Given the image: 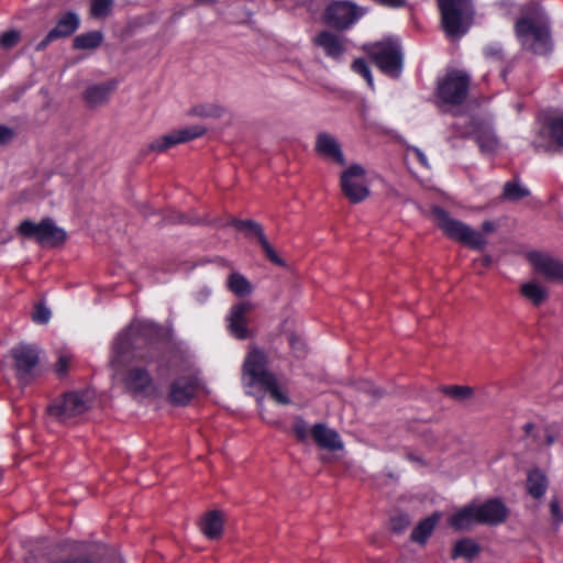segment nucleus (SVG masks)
I'll return each mask as SVG.
<instances>
[{
  "instance_id": "f257e3e1",
  "label": "nucleus",
  "mask_w": 563,
  "mask_h": 563,
  "mask_svg": "<svg viewBox=\"0 0 563 563\" xmlns=\"http://www.w3.org/2000/svg\"><path fill=\"white\" fill-rule=\"evenodd\" d=\"M133 364L126 369L123 376L125 388L134 395L148 396L156 391L155 382L151 372L161 366L159 353L154 347L143 350L132 346L130 333L121 334L114 342L113 362H122L130 353Z\"/></svg>"
},
{
  "instance_id": "f03ea898",
  "label": "nucleus",
  "mask_w": 563,
  "mask_h": 563,
  "mask_svg": "<svg viewBox=\"0 0 563 563\" xmlns=\"http://www.w3.org/2000/svg\"><path fill=\"white\" fill-rule=\"evenodd\" d=\"M521 47L536 55H547L553 48L548 19L538 4H529L515 23Z\"/></svg>"
},
{
  "instance_id": "7ed1b4c3",
  "label": "nucleus",
  "mask_w": 563,
  "mask_h": 563,
  "mask_svg": "<svg viewBox=\"0 0 563 563\" xmlns=\"http://www.w3.org/2000/svg\"><path fill=\"white\" fill-rule=\"evenodd\" d=\"M267 363L266 354L256 349L247 354L243 365L245 386L253 388L258 385L275 402L289 405L290 398L286 383L267 369Z\"/></svg>"
},
{
  "instance_id": "20e7f679",
  "label": "nucleus",
  "mask_w": 563,
  "mask_h": 563,
  "mask_svg": "<svg viewBox=\"0 0 563 563\" xmlns=\"http://www.w3.org/2000/svg\"><path fill=\"white\" fill-rule=\"evenodd\" d=\"M432 217L433 221L448 238L479 251L484 250L487 245L485 234L492 233L496 229L494 222L485 221L482 224V231H476L470 225L452 219L446 211L439 207L432 209Z\"/></svg>"
},
{
  "instance_id": "39448f33",
  "label": "nucleus",
  "mask_w": 563,
  "mask_h": 563,
  "mask_svg": "<svg viewBox=\"0 0 563 563\" xmlns=\"http://www.w3.org/2000/svg\"><path fill=\"white\" fill-rule=\"evenodd\" d=\"M442 27L451 38L461 37L468 29L470 0H438Z\"/></svg>"
},
{
  "instance_id": "423d86ee",
  "label": "nucleus",
  "mask_w": 563,
  "mask_h": 563,
  "mask_svg": "<svg viewBox=\"0 0 563 563\" xmlns=\"http://www.w3.org/2000/svg\"><path fill=\"white\" fill-rule=\"evenodd\" d=\"M363 49L369 55L377 67L388 76L398 77L402 66L400 45L393 41L365 44Z\"/></svg>"
},
{
  "instance_id": "0eeeda50",
  "label": "nucleus",
  "mask_w": 563,
  "mask_h": 563,
  "mask_svg": "<svg viewBox=\"0 0 563 563\" xmlns=\"http://www.w3.org/2000/svg\"><path fill=\"white\" fill-rule=\"evenodd\" d=\"M92 398L89 393H68L55 400L48 412L58 421L67 422L69 419L82 415L91 407Z\"/></svg>"
},
{
  "instance_id": "6e6552de",
  "label": "nucleus",
  "mask_w": 563,
  "mask_h": 563,
  "mask_svg": "<svg viewBox=\"0 0 563 563\" xmlns=\"http://www.w3.org/2000/svg\"><path fill=\"white\" fill-rule=\"evenodd\" d=\"M18 231L26 238H35L42 245L56 246L66 239V232L58 228L51 219H44L40 223L24 220L19 225Z\"/></svg>"
},
{
  "instance_id": "1a4fd4ad",
  "label": "nucleus",
  "mask_w": 563,
  "mask_h": 563,
  "mask_svg": "<svg viewBox=\"0 0 563 563\" xmlns=\"http://www.w3.org/2000/svg\"><path fill=\"white\" fill-rule=\"evenodd\" d=\"M470 77L462 70H450L439 81V98L448 104L462 103L468 91Z\"/></svg>"
},
{
  "instance_id": "9d476101",
  "label": "nucleus",
  "mask_w": 563,
  "mask_h": 563,
  "mask_svg": "<svg viewBox=\"0 0 563 563\" xmlns=\"http://www.w3.org/2000/svg\"><path fill=\"white\" fill-rule=\"evenodd\" d=\"M365 14V9L350 1H334L323 13V20L330 26L345 30Z\"/></svg>"
},
{
  "instance_id": "9b49d317",
  "label": "nucleus",
  "mask_w": 563,
  "mask_h": 563,
  "mask_svg": "<svg viewBox=\"0 0 563 563\" xmlns=\"http://www.w3.org/2000/svg\"><path fill=\"white\" fill-rule=\"evenodd\" d=\"M341 189L344 196L353 203L365 200L369 190L365 181V169L357 164L350 166L341 174Z\"/></svg>"
},
{
  "instance_id": "f8f14e48",
  "label": "nucleus",
  "mask_w": 563,
  "mask_h": 563,
  "mask_svg": "<svg viewBox=\"0 0 563 563\" xmlns=\"http://www.w3.org/2000/svg\"><path fill=\"white\" fill-rule=\"evenodd\" d=\"M18 378L23 384H29L38 372V350L29 344H19L11 351Z\"/></svg>"
},
{
  "instance_id": "ddd939ff",
  "label": "nucleus",
  "mask_w": 563,
  "mask_h": 563,
  "mask_svg": "<svg viewBox=\"0 0 563 563\" xmlns=\"http://www.w3.org/2000/svg\"><path fill=\"white\" fill-rule=\"evenodd\" d=\"M254 308L251 301H240L230 308L227 317L228 330L234 338L245 340L251 335L247 325Z\"/></svg>"
},
{
  "instance_id": "4468645a",
  "label": "nucleus",
  "mask_w": 563,
  "mask_h": 563,
  "mask_svg": "<svg viewBox=\"0 0 563 563\" xmlns=\"http://www.w3.org/2000/svg\"><path fill=\"white\" fill-rule=\"evenodd\" d=\"M527 257L533 269L543 278L563 283V261L541 252H530Z\"/></svg>"
},
{
  "instance_id": "2eb2a0df",
  "label": "nucleus",
  "mask_w": 563,
  "mask_h": 563,
  "mask_svg": "<svg viewBox=\"0 0 563 563\" xmlns=\"http://www.w3.org/2000/svg\"><path fill=\"white\" fill-rule=\"evenodd\" d=\"M536 147L548 151L563 150V115L551 117L547 120L534 141Z\"/></svg>"
},
{
  "instance_id": "dca6fc26",
  "label": "nucleus",
  "mask_w": 563,
  "mask_h": 563,
  "mask_svg": "<svg viewBox=\"0 0 563 563\" xmlns=\"http://www.w3.org/2000/svg\"><path fill=\"white\" fill-rule=\"evenodd\" d=\"M314 150L320 156L339 166H344L346 163L341 144L333 135L327 132H321L317 135Z\"/></svg>"
},
{
  "instance_id": "f3484780",
  "label": "nucleus",
  "mask_w": 563,
  "mask_h": 563,
  "mask_svg": "<svg viewBox=\"0 0 563 563\" xmlns=\"http://www.w3.org/2000/svg\"><path fill=\"white\" fill-rule=\"evenodd\" d=\"M79 26V16L76 13L63 14L56 26L48 32L43 41L36 45V51L44 49L52 41L71 35Z\"/></svg>"
},
{
  "instance_id": "a211bd4d",
  "label": "nucleus",
  "mask_w": 563,
  "mask_h": 563,
  "mask_svg": "<svg viewBox=\"0 0 563 563\" xmlns=\"http://www.w3.org/2000/svg\"><path fill=\"white\" fill-rule=\"evenodd\" d=\"M311 437L316 444L324 450L339 451L344 446L339 433L323 423H317L311 428Z\"/></svg>"
},
{
  "instance_id": "6ab92c4d",
  "label": "nucleus",
  "mask_w": 563,
  "mask_h": 563,
  "mask_svg": "<svg viewBox=\"0 0 563 563\" xmlns=\"http://www.w3.org/2000/svg\"><path fill=\"white\" fill-rule=\"evenodd\" d=\"M478 523L498 525L507 518V509L498 500H489L481 506H475Z\"/></svg>"
},
{
  "instance_id": "aec40b11",
  "label": "nucleus",
  "mask_w": 563,
  "mask_h": 563,
  "mask_svg": "<svg viewBox=\"0 0 563 563\" xmlns=\"http://www.w3.org/2000/svg\"><path fill=\"white\" fill-rule=\"evenodd\" d=\"M314 44L323 49L327 56L338 59L345 52L343 37L330 31H322L314 40Z\"/></svg>"
},
{
  "instance_id": "412c9836",
  "label": "nucleus",
  "mask_w": 563,
  "mask_h": 563,
  "mask_svg": "<svg viewBox=\"0 0 563 563\" xmlns=\"http://www.w3.org/2000/svg\"><path fill=\"white\" fill-rule=\"evenodd\" d=\"M224 515L219 510L206 512L200 520V530L209 540H218L223 533Z\"/></svg>"
},
{
  "instance_id": "4be33fe9",
  "label": "nucleus",
  "mask_w": 563,
  "mask_h": 563,
  "mask_svg": "<svg viewBox=\"0 0 563 563\" xmlns=\"http://www.w3.org/2000/svg\"><path fill=\"white\" fill-rule=\"evenodd\" d=\"M115 88L114 82H104L87 87L84 93L86 102L90 107L104 104Z\"/></svg>"
},
{
  "instance_id": "5701e85b",
  "label": "nucleus",
  "mask_w": 563,
  "mask_h": 563,
  "mask_svg": "<svg viewBox=\"0 0 563 563\" xmlns=\"http://www.w3.org/2000/svg\"><path fill=\"white\" fill-rule=\"evenodd\" d=\"M196 389L197 386L192 380L181 378L172 385L169 396L173 402L185 405L195 396Z\"/></svg>"
},
{
  "instance_id": "b1692460",
  "label": "nucleus",
  "mask_w": 563,
  "mask_h": 563,
  "mask_svg": "<svg viewBox=\"0 0 563 563\" xmlns=\"http://www.w3.org/2000/svg\"><path fill=\"white\" fill-rule=\"evenodd\" d=\"M475 140L484 153H493L497 150L499 142L489 126L474 125Z\"/></svg>"
},
{
  "instance_id": "393cba45",
  "label": "nucleus",
  "mask_w": 563,
  "mask_h": 563,
  "mask_svg": "<svg viewBox=\"0 0 563 563\" xmlns=\"http://www.w3.org/2000/svg\"><path fill=\"white\" fill-rule=\"evenodd\" d=\"M449 523L455 530H467L478 523L475 506L461 509L450 518Z\"/></svg>"
},
{
  "instance_id": "a878e982",
  "label": "nucleus",
  "mask_w": 563,
  "mask_h": 563,
  "mask_svg": "<svg viewBox=\"0 0 563 563\" xmlns=\"http://www.w3.org/2000/svg\"><path fill=\"white\" fill-rule=\"evenodd\" d=\"M227 286L234 296L241 298L250 296L254 290L252 283L239 272L229 275Z\"/></svg>"
},
{
  "instance_id": "bb28decb",
  "label": "nucleus",
  "mask_w": 563,
  "mask_h": 563,
  "mask_svg": "<svg viewBox=\"0 0 563 563\" xmlns=\"http://www.w3.org/2000/svg\"><path fill=\"white\" fill-rule=\"evenodd\" d=\"M521 295L534 306L541 305L548 298V290L537 282H528L520 287Z\"/></svg>"
},
{
  "instance_id": "cd10ccee",
  "label": "nucleus",
  "mask_w": 563,
  "mask_h": 563,
  "mask_svg": "<svg viewBox=\"0 0 563 563\" xmlns=\"http://www.w3.org/2000/svg\"><path fill=\"white\" fill-rule=\"evenodd\" d=\"M547 477L541 471L533 470L528 474L527 489L534 498L542 497L547 490Z\"/></svg>"
},
{
  "instance_id": "c85d7f7f",
  "label": "nucleus",
  "mask_w": 563,
  "mask_h": 563,
  "mask_svg": "<svg viewBox=\"0 0 563 563\" xmlns=\"http://www.w3.org/2000/svg\"><path fill=\"white\" fill-rule=\"evenodd\" d=\"M440 518L441 515L439 512H434L430 517L420 521L419 525L413 529L411 539L416 542L423 543L434 529Z\"/></svg>"
},
{
  "instance_id": "c756f323",
  "label": "nucleus",
  "mask_w": 563,
  "mask_h": 563,
  "mask_svg": "<svg viewBox=\"0 0 563 563\" xmlns=\"http://www.w3.org/2000/svg\"><path fill=\"white\" fill-rule=\"evenodd\" d=\"M479 553V547L476 542L471 539H462L457 541L453 548L452 558H464L466 560H472L477 556Z\"/></svg>"
},
{
  "instance_id": "7c9ffc66",
  "label": "nucleus",
  "mask_w": 563,
  "mask_h": 563,
  "mask_svg": "<svg viewBox=\"0 0 563 563\" xmlns=\"http://www.w3.org/2000/svg\"><path fill=\"white\" fill-rule=\"evenodd\" d=\"M102 38V33L99 31L80 34L74 38V47L77 49H93L101 44Z\"/></svg>"
},
{
  "instance_id": "2f4dec72",
  "label": "nucleus",
  "mask_w": 563,
  "mask_h": 563,
  "mask_svg": "<svg viewBox=\"0 0 563 563\" xmlns=\"http://www.w3.org/2000/svg\"><path fill=\"white\" fill-rule=\"evenodd\" d=\"M172 132L175 137L176 145H177V144L186 143V142H189L191 140L202 136L207 132V129L203 125L197 124V125H191V126L183 128L179 130H175Z\"/></svg>"
},
{
  "instance_id": "473e14b6",
  "label": "nucleus",
  "mask_w": 563,
  "mask_h": 563,
  "mask_svg": "<svg viewBox=\"0 0 563 563\" xmlns=\"http://www.w3.org/2000/svg\"><path fill=\"white\" fill-rule=\"evenodd\" d=\"M225 113V108L218 103H205L195 106L190 114L200 118H221Z\"/></svg>"
},
{
  "instance_id": "72a5a7b5",
  "label": "nucleus",
  "mask_w": 563,
  "mask_h": 563,
  "mask_svg": "<svg viewBox=\"0 0 563 563\" xmlns=\"http://www.w3.org/2000/svg\"><path fill=\"white\" fill-rule=\"evenodd\" d=\"M528 188L521 186L516 181H508L504 186L503 198L507 201L516 202L529 196Z\"/></svg>"
},
{
  "instance_id": "f704fd0d",
  "label": "nucleus",
  "mask_w": 563,
  "mask_h": 563,
  "mask_svg": "<svg viewBox=\"0 0 563 563\" xmlns=\"http://www.w3.org/2000/svg\"><path fill=\"white\" fill-rule=\"evenodd\" d=\"M114 0H90V15L102 19L110 14Z\"/></svg>"
},
{
  "instance_id": "c9c22d12",
  "label": "nucleus",
  "mask_w": 563,
  "mask_h": 563,
  "mask_svg": "<svg viewBox=\"0 0 563 563\" xmlns=\"http://www.w3.org/2000/svg\"><path fill=\"white\" fill-rule=\"evenodd\" d=\"M231 223L238 230H244L250 234L255 235L258 240H261V236L265 235L262 227L253 220H232Z\"/></svg>"
},
{
  "instance_id": "e433bc0d",
  "label": "nucleus",
  "mask_w": 563,
  "mask_h": 563,
  "mask_svg": "<svg viewBox=\"0 0 563 563\" xmlns=\"http://www.w3.org/2000/svg\"><path fill=\"white\" fill-rule=\"evenodd\" d=\"M175 145H176V141L173 135V132H169V133L162 135L161 137L152 141L148 144V148H150V151H153V152H165L166 150H168L169 147H173Z\"/></svg>"
},
{
  "instance_id": "4c0bfd02",
  "label": "nucleus",
  "mask_w": 563,
  "mask_h": 563,
  "mask_svg": "<svg viewBox=\"0 0 563 563\" xmlns=\"http://www.w3.org/2000/svg\"><path fill=\"white\" fill-rule=\"evenodd\" d=\"M52 316L51 309L47 308L44 303L38 302L34 307V311L32 312V320L38 324H45L49 321Z\"/></svg>"
},
{
  "instance_id": "58836bf2",
  "label": "nucleus",
  "mask_w": 563,
  "mask_h": 563,
  "mask_svg": "<svg viewBox=\"0 0 563 563\" xmlns=\"http://www.w3.org/2000/svg\"><path fill=\"white\" fill-rule=\"evenodd\" d=\"M292 431L299 441H306L311 435V429H309L307 422L301 418H296L292 424Z\"/></svg>"
},
{
  "instance_id": "ea45409f",
  "label": "nucleus",
  "mask_w": 563,
  "mask_h": 563,
  "mask_svg": "<svg viewBox=\"0 0 563 563\" xmlns=\"http://www.w3.org/2000/svg\"><path fill=\"white\" fill-rule=\"evenodd\" d=\"M352 69L363 76L367 81L369 87H373V77L372 73L366 64V62L362 58L355 59L352 64Z\"/></svg>"
},
{
  "instance_id": "a19ab883",
  "label": "nucleus",
  "mask_w": 563,
  "mask_h": 563,
  "mask_svg": "<svg viewBox=\"0 0 563 563\" xmlns=\"http://www.w3.org/2000/svg\"><path fill=\"white\" fill-rule=\"evenodd\" d=\"M444 391L454 399L463 400L472 396L473 390L467 386H451L444 389Z\"/></svg>"
},
{
  "instance_id": "79ce46f5",
  "label": "nucleus",
  "mask_w": 563,
  "mask_h": 563,
  "mask_svg": "<svg viewBox=\"0 0 563 563\" xmlns=\"http://www.w3.org/2000/svg\"><path fill=\"white\" fill-rule=\"evenodd\" d=\"M265 255L267 256V258L269 261H272L273 263L279 265V266H283L284 265V261L278 256V254L274 251V249L272 247V245L268 243L266 236H261V240H258Z\"/></svg>"
},
{
  "instance_id": "37998d69",
  "label": "nucleus",
  "mask_w": 563,
  "mask_h": 563,
  "mask_svg": "<svg viewBox=\"0 0 563 563\" xmlns=\"http://www.w3.org/2000/svg\"><path fill=\"white\" fill-rule=\"evenodd\" d=\"M20 41V32L12 30L3 33L0 36V45L4 48H11L15 46Z\"/></svg>"
},
{
  "instance_id": "c03bdc74",
  "label": "nucleus",
  "mask_w": 563,
  "mask_h": 563,
  "mask_svg": "<svg viewBox=\"0 0 563 563\" xmlns=\"http://www.w3.org/2000/svg\"><path fill=\"white\" fill-rule=\"evenodd\" d=\"M550 510H551V516H552L553 522L561 523L563 521V515L561 512L560 505L556 499L551 500Z\"/></svg>"
},
{
  "instance_id": "a18cd8bd",
  "label": "nucleus",
  "mask_w": 563,
  "mask_h": 563,
  "mask_svg": "<svg viewBox=\"0 0 563 563\" xmlns=\"http://www.w3.org/2000/svg\"><path fill=\"white\" fill-rule=\"evenodd\" d=\"M13 137V131L4 125H0V144L10 142Z\"/></svg>"
},
{
  "instance_id": "49530a36",
  "label": "nucleus",
  "mask_w": 563,
  "mask_h": 563,
  "mask_svg": "<svg viewBox=\"0 0 563 563\" xmlns=\"http://www.w3.org/2000/svg\"><path fill=\"white\" fill-rule=\"evenodd\" d=\"M391 525L395 531H400L401 529L409 525V520L407 517L400 516L398 518H394Z\"/></svg>"
},
{
  "instance_id": "de8ad7c7",
  "label": "nucleus",
  "mask_w": 563,
  "mask_h": 563,
  "mask_svg": "<svg viewBox=\"0 0 563 563\" xmlns=\"http://www.w3.org/2000/svg\"><path fill=\"white\" fill-rule=\"evenodd\" d=\"M68 363H69L68 356L63 355L59 357L58 363H57V369H56L59 375H63L66 373Z\"/></svg>"
},
{
  "instance_id": "09e8293b",
  "label": "nucleus",
  "mask_w": 563,
  "mask_h": 563,
  "mask_svg": "<svg viewBox=\"0 0 563 563\" xmlns=\"http://www.w3.org/2000/svg\"><path fill=\"white\" fill-rule=\"evenodd\" d=\"M411 151H412V153L415 154V156L417 157V159H418V161H419L423 166L429 167V163H428L427 156L424 155V153H423L421 150H419V148L415 147V148H412Z\"/></svg>"
},
{
  "instance_id": "8fccbe9b",
  "label": "nucleus",
  "mask_w": 563,
  "mask_h": 563,
  "mask_svg": "<svg viewBox=\"0 0 563 563\" xmlns=\"http://www.w3.org/2000/svg\"><path fill=\"white\" fill-rule=\"evenodd\" d=\"M486 55L490 57L499 58L501 56V48L497 46H490L486 49Z\"/></svg>"
},
{
  "instance_id": "3c124183",
  "label": "nucleus",
  "mask_w": 563,
  "mask_h": 563,
  "mask_svg": "<svg viewBox=\"0 0 563 563\" xmlns=\"http://www.w3.org/2000/svg\"><path fill=\"white\" fill-rule=\"evenodd\" d=\"M383 4L388 7H402L406 3V0H380Z\"/></svg>"
},
{
  "instance_id": "603ef678",
  "label": "nucleus",
  "mask_w": 563,
  "mask_h": 563,
  "mask_svg": "<svg viewBox=\"0 0 563 563\" xmlns=\"http://www.w3.org/2000/svg\"><path fill=\"white\" fill-rule=\"evenodd\" d=\"M490 263H492V258H490V256H484V257L482 258V264H483L484 266H489V265H490Z\"/></svg>"
},
{
  "instance_id": "864d4df0",
  "label": "nucleus",
  "mask_w": 563,
  "mask_h": 563,
  "mask_svg": "<svg viewBox=\"0 0 563 563\" xmlns=\"http://www.w3.org/2000/svg\"><path fill=\"white\" fill-rule=\"evenodd\" d=\"M257 406L260 407V410L262 411V407H263V397H258V398H257Z\"/></svg>"
},
{
  "instance_id": "5fc2aeb1",
  "label": "nucleus",
  "mask_w": 563,
  "mask_h": 563,
  "mask_svg": "<svg viewBox=\"0 0 563 563\" xmlns=\"http://www.w3.org/2000/svg\"><path fill=\"white\" fill-rule=\"evenodd\" d=\"M553 441H554L553 437L549 435V437L547 438V443H548V444H551Z\"/></svg>"
},
{
  "instance_id": "6e6d98bb",
  "label": "nucleus",
  "mask_w": 563,
  "mask_h": 563,
  "mask_svg": "<svg viewBox=\"0 0 563 563\" xmlns=\"http://www.w3.org/2000/svg\"><path fill=\"white\" fill-rule=\"evenodd\" d=\"M470 132H471V131H465V132L463 131V132H459V134H460L461 136H465V135H467Z\"/></svg>"
},
{
  "instance_id": "4d7b16f0",
  "label": "nucleus",
  "mask_w": 563,
  "mask_h": 563,
  "mask_svg": "<svg viewBox=\"0 0 563 563\" xmlns=\"http://www.w3.org/2000/svg\"><path fill=\"white\" fill-rule=\"evenodd\" d=\"M531 428H532V424H527L526 426V431L529 433Z\"/></svg>"
},
{
  "instance_id": "13d9d810",
  "label": "nucleus",
  "mask_w": 563,
  "mask_h": 563,
  "mask_svg": "<svg viewBox=\"0 0 563 563\" xmlns=\"http://www.w3.org/2000/svg\"><path fill=\"white\" fill-rule=\"evenodd\" d=\"M296 343H299V342H298V341H292V342H291L292 347H295V344H296Z\"/></svg>"
}]
</instances>
